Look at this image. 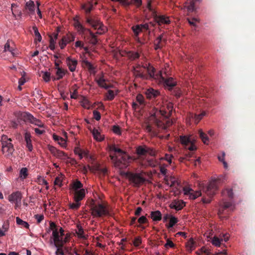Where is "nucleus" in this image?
Returning <instances> with one entry per match:
<instances>
[{"label": "nucleus", "instance_id": "obj_43", "mask_svg": "<svg viewBox=\"0 0 255 255\" xmlns=\"http://www.w3.org/2000/svg\"><path fill=\"white\" fill-rule=\"evenodd\" d=\"M178 222V220L175 217L171 216L170 218V221L168 225H166L167 228H172Z\"/></svg>", "mask_w": 255, "mask_h": 255}, {"label": "nucleus", "instance_id": "obj_61", "mask_svg": "<svg viewBox=\"0 0 255 255\" xmlns=\"http://www.w3.org/2000/svg\"><path fill=\"white\" fill-rule=\"evenodd\" d=\"M115 154L114 155L110 154V157L112 161L114 162V166L116 167V162L118 160V153L115 152Z\"/></svg>", "mask_w": 255, "mask_h": 255}, {"label": "nucleus", "instance_id": "obj_60", "mask_svg": "<svg viewBox=\"0 0 255 255\" xmlns=\"http://www.w3.org/2000/svg\"><path fill=\"white\" fill-rule=\"evenodd\" d=\"M222 206L223 208L226 209L231 207L232 206V203L231 202L223 201Z\"/></svg>", "mask_w": 255, "mask_h": 255}, {"label": "nucleus", "instance_id": "obj_37", "mask_svg": "<svg viewBox=\"0 0 255 255\" xmlns=\"http://www.w3.org/2000/svg\"><path fill=\"white\" fill-rule=\"evenodd\" d=\"M92 134L94 138L98 141H102L103 138L97 129L94 128L92 131Z\"/></svg>", "mask_w": 255, "mask_h": 255}, {"label": "nucleus", "instance_id": "obj_17", "mask_svg": "<svg viewBox=\"0 0 255 255\" xmlns=\"http://www.w3.org/2000/svg\"><path fill=\"white\" fill-rule=\"evenodd\" d=\"M22 195L20 192L17 191L10 194L8 196V200L10 202H15L17 204L21 201Z\"/></svg>", "mask_w": 255, "mask_h": 255}, {"label": "nucleus", "instance_id": "obj_11", "mask_svg": "<svg viewBox=\"0 0 255 255\" xmlns=\"http://www.w3.org/2000/svg\"><path fill=\"white\" fill-rule=\"evenodd\" d=\"M218 189L216 181L211 182L205 190V193L210 197H212Z\"/></svg>", "mask_w": 255, "mask_h": 255}, {"label": "nucleus", "instance_id": "obj_53", "mask_svg": "<svg viewBox=\"0 0 255 255\" xmlns=\"http://www.w3.org/2000/svg\"><path fill=\"white\" fill-rule=\"evenodd\" d=\"M42 78L46 82H49L50 79V73L48 72H44Z\"/></svg>", "mask_w": 255, "mask_h": 255}, {"label": "nucleus", "instance_id": "obj_12", "mask_svg": "<svg viewBox=\"0 0 255 255\" xmlns=\"http://www.w3.org/2000/svg\"><path fill=\"white\" fill-rule=\"evenodd\" d=\"M145 94L147 99L154 100L159 96L160 92L158 90L150 88L145 90Z\"/></svg>", "mask_w": 255, "mask_h": 255}, {"label": "nucleus", "instance_id": "obj_56", "mask_svg": "<svg viewBox=\"0 0 255 255\" xmlns=\"http://www.w3.org/2000/svg\"><path fill=\"white\" fill-rule=\"evenodd\" d=\"M49 150L54 156H56L57 152L59 151V150L57 149L56 147L52 146L49 147Z\"/></svg>", "mask_w": 255, "mask_h": 255}, {"label": "nucleus", "instance_id": "obj_32", "mask_svg": "<svg viewBox=\"0 0 255 255\" xmlns=\"http://www.w3.org/2000/svg\"><path fill=\"white\" fill-rule=\"evenodd\" d=\"M55 247H56L57 249L55 252L56 255H64V251L62 249L63 247V242H61L59 243H57V244H54Z\"/></svg>", "mask_w": 255, "mask_h": 255}, {"label": "nucleus", "instance_id": "obj_50", "mask_svg": "<svg viewBox=\"0 0 255 255\" xmlns=\"http://www.w3.org/2000/svg\"><path fill=\"white\" fill-rule=\"evenodd\" d=\"M200 196H201V192L200 191H193V192H192V194L190 195V198L192 199H195Z\"/></svg>", "mask_w": 255, "mask_h": 255}, {"label": "nucleus", "instance_id": "obj_38", "mask_svg": "<svg viewBox=\"0 0 255 255\" xmlns=\"http://www.w3.org/2000/svg\"><path fill=\"white\" fill-rule=\"evenodd\" d=\"M32 28L34 33L35 41L37 40L38 42H40L42 39V37L38 31V28L35 26H33Z\"/></svg>", "mask_w": 255, "mask_h": 255}, {"label": "nucleus", "instance_id": "obj_34", "mask_svg": "<svg viewBox=\"0 0 255 255\" xmlns=\"http://www.w3.org/2000/svg\"><path fill=\"white\" fill-rule=\"evenodd\" d=\"M136 152L139 156L145 155L147 154L146 147H143L139 146L137 147Z\"/></svg>", "mask_w": 255, "mask_h": 255}, {"label": "nucleus", "instance_id": "obj_31", "mask_svg": "<svg viewBox=\"0 0 255 255\" xmlns=\"http://www.w3.org/2000/svg\"><path fill=\"white\" fill-rule=\"evenodd\" d=\"M127 56L131 60H134L139 57V54L138 52L128 51L127 53Z\"/></svg>", "mask_w": 255, "mask_h": 255}, {"label": "nucleus", "instance_id": "obj_3", "mask_svg": "<svg viewBox=\"0 0 255 255\" xmlns=\"http://www.w3.org/2000/svg\"><path fill=\"white\" fill-rule=\"evenodd\" d=\"M91 210L92 215L95 217L100 218L110 215L108 205L105 203L98 202L95 204L94 201L92 200L91 203Z\"/></svg>", "mask_w": 255, "mask_h": 255}, {"label": "nucleus", "instance_id": "obj_57", "mask_svg": "<svg viewBox=\"0 0 255 255\" xmlns=\"http://www.w3.org/2000/svg\"><path fill=\"white\" fill-rule=\"evenodd\" d=\"M136 99L139 104H144V97L142 95L138 94L136 96Z\"/></svg>", "mask_w": 255, "mask_h": 255}, {"label": "nucleus", "instance_id": "obj_16", "mask_svg": "<svg viewBox=\"0 0 255 255\" xmlns=\"http://www.w3.org/2000/svg\"><path fill=\"white\" fill-rule=\"evenodd\" d=\"M85 196V190L84 189H81L79 190L74 191V201L80 202L82 200Z\"/></svg>", "mask_w": 255, "mask_h": 255}, {"label": "nucleus", "instance_id": "obj_49", "mask_svg": "<svg viewBox=\"0 0 255 255\" xmlns=\"http://www.w3.org/2000/svg\"><path fill=\"white\" fill-rule=\"evenodd\" d=\"M221 240L220 238H218L217 237H214L212 240V244L217 247H220L221 245Z\"/></svg>", "mask_w": 255, "mask_h": 255}, {"label": "nucleus", "instance_id": "obj_48", "mask_svg": "<svg viewBox=\"0 0 255 255\" xmlns=\"http://www.w3.org/2000/svg\"><path fill=\"white\" fill-rule=\"evenodd\" d=\"M75 203H70L69 205V208L73 210H78L81 206L80 202H75Z\"/></svg>", "mask_w": 255, "mask_h": 255}, {"label": "nucleus", "instance_id": "obj_44", "mask_svg": "<svg viewBox=\"0 0 255 255\" xmlns=\"http://www.w3.org/2000/svg\"><path fill=\"white\" fill-rule=\"evenodd\" d=\"M14 50L13 48L11 47L10 46V43L9 41H7V42L5 44L4 46V52L9 51L11 52V54L14 56V53L13 51Z\"/></svg>", "mask_w": 255, "mask_h": 255}, {"label": "nucleus", "instance_id": "obj_41", "mask_svg": "<svg viewBox=\"0 0 255 255\" xmlns=\"http://www.w3.org/2000/svg\"><path fill=\"white\" fill-rule=\"evenodd\" d=\"M195 242L192 239H190V240L186 244V248L188 251L190 252H192L195 249Z\"/></svg>", "mask_w": 255, "mask_h": 255}, {"label": "nucleus", "instance_id": "obj_59", "mask_svg": "<svg viewBox=\"0 0 255 255\" xmlns=\"http://www.w3.org/2000/svg\"><path fill=\"white\" fill-rule=\"evenodd\" d=\"M75 46L76 47L84 48L85 51H87L88 49L87 47H84V44L81 41H77L75 42Z\"/></svg>", "mask_w": 255, "mask_h": 255}, {"label": "nucleus", "instance_id": "obj_29", "mask_svg": "<svg viewBox=\"0 0 255 255\" xmlns=\"http://www.w3.org/2000/svg\"><path fill=\"white\" fill-rule=\"evenodd\" d=\"M25 8L27 9L31 14H33L35 11V4L32 0H29L25 4Z\"/></svg>", "mask_w": 255, "mask_h": 255}, {"label": "nucleus", "instance_id": "obj_4", "mask_svg": "<svg viewBox=\"0 0 255 255\" xmlns=\"http://www.w3.org/2000/svg\"><path fill=\"white\" fill-rule=\"evenodd\" d=\"M11 139L5 135L1 136V151L3 154H5V156L9 158L12 156L14 151L13 144L11 143Z\"/></svg>", "mask_w": 255, "mask_h": 255}, {"label": "nucleus", "instance_id": "obj_54", "mask_svg": "<svg viewBox=\"0 0 255 255\" xmlns=\"http://www.w3.org/2000/svg\"><path fill=\"white\" fill-rule=\"evenodd\" d=\"M141 243V238L139 237L134 238L133 244L135 247H138Z\"/></svg>", "mask_w": 255, "mask_h": 255}, {"label": "nucleus", "instance_id": "obj_8", "mask_svg": "<svg viewBox=\"0 0 255 255\" xmlns=\"http://www.w3.org/2000/svg\"><path fill=\"white\" fill-rule=\"evenodd\" d=\"M86 22L94 28V29H97L98 30L100 31V32H98L97 33L101 34L105 32V28L99 20L95 19V18L88 17H87Z\"/></svg>", "mask_w": 255, "mask_h": 255}, {"label": "nucleus", "instance_id": "obj_62", "mask_svg": "<svg viewBox=\"0 0 255 255\" xmlns=\"http://www.w3.org/2000/svg\"><path fill=\"white\" fill-rule=\"evenodd\" d=\"M56 157L59 158H64V157H67V155L63 151L59 150Z\"/></svg>", "mask_w": 255, "mask_h": 255}, {"label": "nucleus", "instance_id": "obj_35", "mask_svg": "<svg viewBox=\"0 0 255 255\" xmlns=\"http://www.w3.org/2000/svg\"><path fill=\"white\" fill-rule=\"evenodd\" d=\"M222 194L224 196H227L229 198L232 199L234 197V194L232 189L227 188L223 192Z\"/></svg>", "mask_w": 255, "mask_h": 255}, {"label": "nucleus", "instance_id": "obj_28", "mask_svg": "<svg viewBox=\"0 0 255 255\" xmlns=\"http://www.w3.org/2000/svg\"><path fill=\"white\" fill-rule=\"evenodd\" d=\"M133 73L136 78H140L142 79L147 80V77L140 70L134 68Z\"/></svg>", "mask_w": 255, "mask_h": 255}, {"label": "nucleus", "instance_id": "obj_30", "mask_svg": "<svg viewBox=\"0 0 255 255\" xmlns=\"http://www.w3.org/2000/svg\"><path fill=\"white\" fill-rule=\"evenodd\" d=\"M54 36H50L49 40V48L51 50H53L55 49V40L57 38L58 33H53Z\"/></svg>", "mask_w": 255, "mask_h": 255}, {"label": "nucleus", "instance_id": "obj_51", "mask_svg": "<svg viewBox=\"0 0 255 255\" xmlns=\"http://www.w3.org/2000/svg\"><path fill=\"white\" fill-rule=\"evenodd\" d=\"M183 191L184 194L189 195V197L190 198V195L192 194L193 190L189 187H184L183 188Z\"/></svg>", "mask_w": 255, "mask_h": 255}, {"label": "nucleus", "instance_id": "obj_42", "mask_svg": "<svg viewBox=\"0 0 255 255\" xmlns=\"http://www.w3.org/2000/svg\"><path fill=\"white\" fill-rule=\"evenodd\" d=\"M185 206V203L184 202H182L181 203H176L173 205H171V208H174L177 211H179L181 210Z\"/></svg>", "mask_w": 255, "mask_h": 255}, {"label": "nucleus", "instance_id": "obj_47", "mask_svg": "<svg viewBox=\"0 0 255 255\" xmlns=\"http://www.w3.org/2000/svg\"><path fill=\"white\" fill-rule=\"evenodd\" d=\"M69 41L67 39V38L66 36L63 37L61 40L59 42V45L61 49H63L67 43H69Z\"/></svg>", "mask_w": 255, "mask_h": 255}, {"label": "nucleus", "instance_id": "obj_7", "mask_svg": "<svg viewBox=\"0 0 255 255\" xmlns=\"http://www.w3.org/2000/svg\"><path fill=\"white\" fill-rule=\"evenodd\" d=\"M142 67L147 70L148 74H146V76L147 77V80L154 79L159 80L160 78H162V74L161 71H157L156 69L150 64H146L142 65Z\"/></svg>", "mask_w": 255, "mask_h": 255}, {"label": "nucleus", "instance_id": "obj_1", "mask_svg": "<svg viewBox=\"0 0 255 255\" xmlns=\"http://www.w3.org/2000/svg\"><path fill=\"white\" fill-rule=\"evenodd\" d=\"M172 109L173 104L171 103L168 102L165 104L159 110L157 109L154 110L155 112L152 114L151 116L153 117L155 123L158 127L166 128L167 127L172 125L173 122L170 120H168L166 121V125H165L162 121L158 119L159 115H161L165 119H168L172 114Z\"/></svg>", "mask_w": 255, "mask_h": 255}, {"label": "nucleus", "instance_id": "obj_46", "mask_svg": "<svg viewBox=\"0 0 255 255\" xmlns=\"http://www.w3.org/2000/svg\"><path fill=\"white\" fill-rule=\"evenodd\" d=\"M27 175V169L25 167L22 168L20 171L19 177L25 179Z\"/></svg>", "mask_w": 255, "mask_h": 255}, {"label": "nucleus", "instance_id": "obj_63", "mask_svg": "<svg viewBox=\"0 0 255 255\" xmlns=\"http://www.w3.org/2000/svg\"><path fill=\"white\" fill-rule=\"evenodd\" d=\"M54 184L56 185H58L59 187H61L62 186V181L60 177H57L54 181Z\"/></svg>", "mask_w": 255, "mask_h": 255}, {"label": "nucleus", "instance_id": "obj_33", "mask_svg": "<svg viewBox=\"0 0 255 255\" xmlns=\"http://www.w3.org/2000/svg\"><path fill=\"white\" fill-rule=\"evenodd\" d=\"M137 222L139 224V225H136L135 226H136L137 227H140L142 229H144L145 227L142 226L141 224H145V223H147L148 220L145 216H142L140 217V218H139Z\"/></svg>", "mask_w": 255, "mask_h": 255}, {"label": "nucleus", "instance_id": "obj_10", "mask_svg": "<svg viewBox=\"0 0 255 255\" xmlns=\"http://www.w3.org/2000/svg\"><path fill=\"white\" fill-rule=\"evenodd\" d=\"M23 118L25 120L28 121L31 124L37 126L40 128H43L44 127V125L40 120L34 118L31 114L29 113H25L23 115Z\"/></svg>", "mask_w": 255, "mask_h": 255}, {"label": "nucleus", "instance_id": "obj_36", "mask_svg": "<svg viewBox=\"0 0 255 255\" xmlns=\"http://www.w3.org/2000/svg\"><path fill=\"white\" fill-rule=\"evenodd\" d=\"M78 229L76 231V233L77 234L78 237L80 238L85 239L86 237L84 235V231L81 226H78Z\"/></svg>", "mask_w": 255, "mask_h": 255}, {"label": "nucleus", "instance_id": "obj_45", "mask_svg": "<svg viewBox=\"0 0 255 255\" xmlns=\"http://www.w3.org/2000/svg\"><path fill=\"white\" fill-rule=\"evenodd\" d=\"M106 96L107 100L109 101H112L114 99L115 97V94L114 93V91L109 90H108L107 93L106 94Z\"/></svg>", "mask_w": 255, "mask_h": 255}, {"label": "nucleus", "instance_id": "obj_21", "mask_svg": "<svg viewBox=\"0 0 255 255\" xmlns=\"http://www.w3.org/2000/svg\"><path fill=\"white\" fill-rule=\"evenodd\" d=\"M150 218L154 221H160L162 219V214L161 212L158 211H152L150 213Z\"/></svg>", "mask_w": 255, "mask_h": 255}, {"label": "nucleus", "instance_id": "obj_58", "mask_svg": "<svg viewBox=\"0 0 255 255\" xmlns=\"http://www.w3.org/2000/svg\"><path fill=\"white\" fill-rule=\"evenodd\" d=\"M94 118L97 120L99 121L101 119V114L99 112L96 110L93 111Z\"/></svg>", "mask_w": 255, "mask_h": 255}, {"label": "nucleus", "instance_id": "obj_19", "mask_svg": "<svg viewBox=\"0 0 255 255\" xmlns=\"http://www.w3.org/2000/svg\"><path fill=\"white\" fill-rule=\"evenodd\" d=\"M66 62L69 70L71 72L75 71L78 63L77 60L71 59L70 57H67Z\"/></svg>", "mask_w": 255, "mask_h": 255}, {"label": "nucleus", "instance_id": "obj_15", "mask_svg": "<svg viewBox=\"0 0 255 255\" xmlns=\"http://www.w3.org/2000/svg\"><path fill=\"white\" fill-rule=\"evenodd\" d=\"M131 28L135 36L137 37L143 29L146 30H148L149 29V25L148 23L137 24L135 26H133Z\"/></svg>", "mask_w": 255, "mask_h": 255}, {"label": "nucleus", "instance_id": "obj_6", "mask_svg": "<svg viewBox=\"0 0 255 255\" xmlns=\"http://www.w3.org/2000/svg\"><path fill=\"white\" fill-rule=\"evenodd\" d=\"M147 7L148 10L152 12V16L155 21L158 24V25H161L162 24H168L170 23L169 17L163 15H158L157 14L155 10L152 8L151 2L150 1H148Z\"/></svg>", "mask_w": 255, "mask_h": 255}, {"label": "nucleus", "instance_id": "obj_40", "mask_svg": "<svg viewBox=\"0 0 255 255\" xmlns=\"http://www.w3.org/2000/svg\"><path fill=\"white\" fill-rule=\"evenodd\" d=\"M82 187L83 184L79 180H76L73 184L72 188L74 190V191L79 190L80 189H82Z\"/></svg>", "mask_w": 255, "mask_h": 255}, {"label": "nucleus", "instance_id": "obj_13", "mask_svg": "<svg viewBox=\"0 0 255 255\" xmlns=\"http://www.w3.org/2000/svg\"><path fill=\"white\" fill-rule=\"evenodd\" d=\"M159 81L163 82L168 87V89L169 90H171L173 87L176 85V81L172 77L165 78L162 76V78H160Z\"/></svg>", "mask_w": 255, "mask_h": 255}, {"label": "nucleus", "instance_id": "obj_52", "mask_svg": "<svg viewBox=\"0 0 255 255\" xmlns=\"http://www.w3.org/2000/svg\"><path fill=\"white\" fill-rule=\"evenodd\" d=\"M82 7L85 10V11L87 13H89L92 10V9L93 8V5L92 4H90L89 5L84 4L82 6Z\"/></svg>", "mask_w": 255, "mask_h": 255}, {"label": "nucleus", "instance_id": "obj_9", "mask_svg": "<svg viewBox=\"0 0 255 255\" xmlns=\"http://www.w3.org/2000/svg\"><path fill=\"white\" fill-rule=\"evenodd\" d=\"M180 140L185 148L190 150V151L196 150L197 147L190 137L187 136H180Z\"/></svg>", "mask_w": 255, "mask_h": 255}, {"label": "nucleus", "instance_id": "obj_20", "mask_svg": "<svg viewBox=\"0 0 255 255\" xmlns=\"http://www.w3.org/2000/svg\"><path fill=\"white\" fill-rule=\"evenodd\" d=\"M24 139L26 143V147L29 151L33 149V146L31 140V135L29 132H26L24 133Z\"/></svg>", "mask_w": 255, "mask_h": 255}, {"label": "nucleus", "instance_id": "obj_22", "mask_svg": "<svg viewBox=\"0 0 255 255\" xmlns=\"http://www.w3.org/2000/svg\"><path fill=\"white\" fill-rule=\"evenodd\" d=\"M98 85L101 88H103L105 89H108L112 87L111 85H108L106 83V80L103 77H100L98 79L96 80Z\"/></svg>", "mask_w": 255, "mask_h": 255}, {"label": "nucleus", "instance_id": "obj_2", "mask_svg": "<svg viewBox=\"0 0 255 255\" xmlns=\"http://www.w3.org/2000/svg\"><path fill=\"white\" fill-rule=\"evenodd\" d=\"M109 147L110 151L118 153V157L117 161L116 162V167L120 169L127 168L130 157L123 150L117 147L115 145H111Z\"/></svg>", "mask_w": 255, "mask_h": 255}, {"label": "nucleus", "instance_id": "obj_27", "mask_svg": "<svg viewBox=\"0 0 255 255\" xmlns=\"http://www.w3.org/2000/svg\"><path fill=\"white\" fill-rule=\"evenodd\" d=\"M198 133L203 142L205 144H208L209 137L201 129L198 130Z\"/></svg>", "mask_w": 255, "mask_h": 255}, {"label": "nucleus", "instance_id": "obj_64", "mask_svg": "<svg viewBox=\"0 0 255 255\" xmlns=\"http://www.w3.org/2000/svg\"><path fill=\"white\" fill-rule=\"evenodd\" d=\"M175 246L174 244L170 241L169 239H167L166 241V243L165 244L164 247L165 248L170 247L174 248Z\"/></svg>", "mask_w": 255, "mask_h": 255}, {"label": "nucleus", "instance_id": "obj_24", "mask_svg": "<svg viewBox=\"0 0 255 255\" xmlns=\"http://www.w3.org/2000/svg\"><path fill=\"white\" fill-rule=\"evenodd\" d=\"M74 26L77 30L82 34H85L88 28H85L78 20H75Z\"/></svg>", "mask_w": 255, "mask_h": 255}, {"label": "nucleus", "instance_id": "obj_39", "mask_svg": "<svg viewBox=\"0 0 255 255\" xmlns=\"http://www.w3.org/2000/svg\"><path fill=\"white\" fill-rule=\"evenodd\" d=\"M16 224L17 225H20L22 227H24V228H25L26 229L29 228V224L27 222L23 221L22 220H21L18 217H17L16 218Z\"/></svg>", "mask_w": 255, "mask_h": 255}, {"label": "nucleus", "instance_id": "obj_26", "mask_svg": "<svg viewBox=\"0 0 255 255\" xmlns=\"http://www.w3.org/2000/svg\"><path fill=\"white\" fill-rule=\"evenodd\" d=\"M90 170L94 171V170L95 171H99L100 173L102 174L103 176L106 175L107 174L108 170L106 168H101L99 165H97L95 167L92 169L91 167L89 166Z\"/></svg>", "mask_w": 255, "mask_h": 255}, {"label": "nucleus", "instance_id": "obj_23", "mask_svg": "<svg viewBox=\"0 0 255 255\" xmlns=\"http://www.w3.org/2000/svg\"><path fill=\"white\" fill-rule=\"evenodd\" d=\"M52 236L53 237L54 244L57 245V243L63 242L62 241V238H60L59 235L58 229L52 232Z\"/></svg>", "mask_w": 255, "mask_h": 255}, {"label": "nucleus", "instance_id": "obj_5", "mask_svg": "<svg viewBox=\"0 0 255 255\" xmlns=\"http://www.w3.org/2000/svg\"><path fill=\"white\" fill-rule=\"evenodd\" d=\"M122 174L128 178V180L133 184V186L135 187L139 186L145 181V178L141 176L138 173L124 172Z\"/></svg>", "mask_w": 255, "mask_h": 255}, {"label": "nucleus", "instance_id": "obj_25", "mask_svg": "<svg viewBox=\"0 0 255 255\" xmlns=\"http://www.w3.org/2000/svg\"><path fill=\"white\" fill-rule=\"evenodd\" d=\"M66 71L63 69L62 68L58 67L57 69L56 73L57 77L56 78L53 77V81L59 80L62 79L63 78V77L64 76V75L65 74Z\"/></svg>", "mask_w": 255, "mask_h": 255}, {"label": "nucleus", "instance_id": "obj_55", "mask_svg": "<svg viewBox=\"0 0 255 255\" xmlns=\"http://www.w3.org/2000/svg\"><path fill=\"white\" fill-rule=\"evenodd\" d=\"M49 150L54 156H56L57 152L59 151V150L57 149L56 147L52 146L49 147Z\"/></svg>", "mask_w": 255, "mask_h": 255}, {"label": "nucleus", "instance_id": "obj_18", "mask_svg": "<svg viewBox=\"0 0 255 255\" xmlns=\"http://www.w3.org/2000/svg\"><path fill=\"white\" fill-rule=\"evenodd\" d=\"M200 0H187L185 3V7L187 9L188 12H192L195 9V4Z\"/></svg>", "mask_w": 255, "mask_h": 255}, {"label": "nucleus", "instance_id": "obj_14", "mask_svg": "<svg viewBox=\"0 0 255 255\" xmlns=\"http://www.w3.org/2000/svg\"><path fill=\"white\" fill-rule=\"evenodd\" d=\"M84 34L91 44L94 45L97 44L98 41L97 36L90 29H88Z\"/></svg>", "mask_w": 255, "mask_h": 255}]
</instances>
